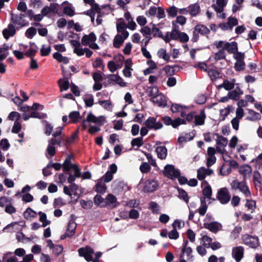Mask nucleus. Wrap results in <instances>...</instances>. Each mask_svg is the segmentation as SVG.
I'll list each match as a JSON object with an SVG mask.
<instances>
[{"instance_id":"obj_1","label":"nucleus","mask_w":262,"mask_h":262,"mask_svg":"<svg viewBox=\"0 0 262 262\" xmlns=\"http://www.w3.org/2000/svg\"><path fill=\"white\" fill-rule=\"evenodd\" d=\"M230 185L232 190H238L245 197L251 196V193L246 184V180H243L242 181H238L235 180L232 181Z\"/></svg>"},{"instance_id":"obj_2","label":"nucleus","mask_w":262,"mask_h":262,"mask_svg":"<svg viewBox=\"0 0 262 262\" xmlns=\"http://www.w3.org/2000/svg\"><path fill=\"white\" fill-rule=\"evenodd\" d=\"M213 45L216 49L223 48L224 51H227L229 53L235 54L237 51V44L235 41L228 42L225 41H216Z\"/></svg>"},{"instance_id":"obj_3","label":"nucleus","mask_w":262,"mask_h":262,"mask_svg":"<svg viewBox=\"0 0 262 262\" xmlns=\"http://www.w3.org/2000/svg\"><path fill=\"white\" fill-rule=\"evenodd\" d=\"M71 156L69 155L65 159L62 164L63 170L65 172H68L71 169H73L74 175L76 176L77 178H79L81 176L80 169L76 164L71 163Z\"/></svg>"},{"instance_id":"obj_4","label":"nucleus","mask_w":262,"mask_h":262,"mask_svg":"<svg viewBox=\"0 0 262 262\" xmlns=\"http://www.w3.org/2000/svg\"><path fill=\"white\" fill-rule=\"evenodd\" d=\"M94 250L88 246L83 248H80L78 250L79 256L84 257L87 261H92L93 262H99V259H92V254H94Z\"/></svg>"},{"instance_id":"obj_5","label":"nucleus","mask_w":262,"mask_h":262,"mask_svg":"<svg viewBox=\"0 0 262 262\" xmlns=\"http://www.w3.org/2000/svg\"><path fill=\"white\" fill-rule=\"evenodd\" d=\"M19 49L23 52L24 55L31 57L35 55L38 48L34 43L32 42L30 43L29 45L20 44Z\"/></svg>"},{"instance_id":"obj_6","label":"nucleus","mask_w":262,"mask_h":262,"mask_svg":"<svg viewBox=\"0 0 262 262\" xmlns=\"http://www.w3.org/2000/svg\"><path fill=\"white\" fill-rule=\"evenodd\" d=\"M216 137L215 139L216 142V150L218 152L223 154L225 151V147L227 145L228 140L226 138L219 136L217 134L214 133L212 137Z\"/></svg>"},{"instance_id":"obj_7","label":"nucleus","mask_w":262,"mask_h":262,"mask_svg":"<svg viewBox=\"0 0 262 262\" xmlns=\"http://www.w3.org/2000/svg\"><path fill=\"white\" fill-rule=\"evenodd\" d=\"M163 172L166 177L171 179L177 178L180 175L179 170L171 164L165 165Z\"/></svg>"},{"instance_id":"obj_8","label":"nucleus","mask_w":262,"mask_h":262,"mask_svg":"<svg viewBox=\"0 0 262 262\" xmlns=\"http://www.w3.org/2000/svg\"><path fill=\"white\" fill-rule=\"evenodd\" d=\"M244 243L252 248H256L258 245V238L257 236H251L249 234H245L242 236Z\"/></svg>"},{"instance_id":"obj_9","label":"nucleus","mask_w":262,"mask_h":262,"mask_svg":"<svg viewBox=\"0 0 262 262\" xmlns=\"http://www.w3.org/2000/svg\"><path fill=\"white\" fill-rule=\"evenodd\" d=\"M209 32V29L205 25H197L193 31V37L192 39L193 41H196L199 37V33L202 35H206L208 34Z\"/></svg>"},{"instance_id":"obj_10","label":"nucleus","mask_w":262,"mask_h":262,"mask_svg":"<svg viewBox=\"0 0 262 262\" xmlns=\"http://www.w3.org/2000/svg\"><path fill=\"white\" fill-rule=\"evenodd\" d=\"M217 198L221 204H225L229 202L230 195L227 189L224 187L219 190Z\"/></svg>"},{"instance_id":"obj_11","label":"nucleus","mask_w":262,"mask_h":262,"mask_svg":"<svg viewBox=\"0 0 262 262\" xmlns=\"http://www.w3.org/2000/svg\"><path fill=\"white\" fill-rule=\"evenodd\" d=\"M86 119L88 122L97 124L99 126L103 125L106 122L105 117L104 116H100L97 117L92 113H89L88 114Z\"/></svg>"},{"instance_id":"obj_12","label":"nucleus","mask_w":262,"mask_h":262,"mask_svg":"<svg viewBox=\"0 0 262 262\" xmlns=\"http://www.w3.org/2000/svg\"><path fill=\"white\" fill-rule=\"evenodd\" d=\"M180 32L174 27L171 32H167L165 35H160L166 42H169L171 40L179 39Z\"/></svg>"},{"instance_id":"obj_13","label":"nucleus","mask_w":262,"mask_h":262,"mask_svg":"<svg viewBox=\"0 0 262 262\" xmlns=\"http://www.w3.org/2000/svg\"><path fill=\"white\" fill-rule=\"evenodd\" d=\"M144 124L148 128L155 130L160 129L163 126V124L159 121L157 122L154 117H149Z\"/></svg>"},{"instance_id":"obj_14","label":"nucleus","mask_w":262,"mask_h":262,"mask_svg":"<svg viewBox=\"0 0 262 262\" xmlns=\"http://www.w3.org/2000/svg\"><path fill=\"white\" fill-rule=\"evenodd\" d=\"M128 32H124L123 34H117L114 37L113 40L114 47L116 48H120L123 43L124 40L128 37Z\"/></svg>"},{"instance_id":"obj_15","label":"nucleus","mask_w":262,"mask_h":262,"mask_svg":"<svg viewBox=\"0 0 262 262\" xmlns=\"http://www.w3.org/2000/svg\"><path fill=\"white\" fill-rule=\"evenodd\" d=\"M204 227L211 232L216 233L221 230L222 228V225L217 222H211L210 223H204Z\"/></svg>"},{"instance_id":"obj_16","label":"nucleus","mask_w":262,"mask_h":262,"mask_svg":"<svg viewBox=\"0 0 262 262\" xmlns=\"http://www.w3.org/2000/svg\"><path fill=\"white\" fill-rule=\"evenodd\" d=\"M108 80L110 83L113 84H117L121 87L126 86V83L125 82L123 79L117 74H111L108 77Z\"/></svg>"},{"instance_id":"obj_17","label":"nucleus","mask_w":262,"mask_h":262,"mask_svg":"<svg viewBox=\"0 0 262 262\" xmlns=\"http://www.w3.org/2000/svg\"><path fill=\"white\" fill-rule=\"evenodd\" d=\"M151 101L158 106L164 107L167 105V102L165 97L159 93L156 96L151 98Z\"/></svg>"},{"instance_id":"obj_18","label":"nucleus","mask_w":262,"mask_h":262,"mask_svg":"<svg viewBox=\"0 0 262 262\" xmlns=\"http://www.w3.org/2000/svg\"><path fill=\"white\" fill-rule=\"evenodd\" d=\"M188 241H184V245L182 249V252L180 255V257H184L186 256L187 260L190 261L193 260L192 256L191 255L192 249L190 247H187Z\"/></svg>"},{"instance_id":"obj_19","label":"nucleus","mask_w":262,"mask_h":262,"mask_svg":"<svg viewBox=\"0 0 262 262\" xmlns=\"http://www.w3.org/2000/svg\"><path fill=\"white\" fill-rule=\"evenodd\" d=\"M244 248L241 246L235 247L232 248V255L236 262H239L244 255Z\"/></svg>"},{"instance_id":"obj_20","label":"nucleus","mask_w":262,"mask_h":262,"mask_svg":"<svg viewBox=\"0 0 262 262\" xmlns=\"http://www.w3.org/2000/svg\"><path fill=\"white\" fill-rule=\"evenodd\" d=\"M212 169L206 168L204 167H201L197 171V178L199 180H203L206 176H210L213 173Z\"/></svg>"},{"instance_id":"obj_21","label":"nucleus","mask_w":262,"mask_h":262,"mask_svg":"<svg viewBox=\"0 0 262 262\" xmlns=\"http://www.w3.org/2000/svg\"><path fill=\"white\" fill-rule=\"evenodd\" d=\"M239 172L243 176V180H246L250 178L252 173V168L248 165H244L239 168Z\"/></svg>"},{"instance_id":"obj_22","label":"nucleus","mask_w":262,"mask_h":262,"mask_svg":"<svg viewBox=\"0 0 262 262\" xmlns=\"http://www.w3.org/2000/svg\"><path fill=\"white\" fill-rule=\"evenodd\" d=\"M253 180L256 190H262V176L257 171H255L253 174Z\"/></svg>"},{"instance_id":"obj_23","label":"nucleus","mask_w":262,"mask_h":262,"mask_svg":"<svg viewBox=\"0 0 262 262\" xmlns=\"http://www.w3.org/2000/svg\"><path fill=\"white\" fill-rule=\"evenodd\" d=\"M158 186L157 181L148 180L145 183L144 190L145 192H151L156 190Z\"/></svg>"},{"instance_id":"obj_24","label":"nucleus","mask_w":262,"mask_h":262,"mask_svg":"<svg viewBox=\"0 0 262 262\" xmlns=\"http://www.w3.org/2000/svg\"><path fill=\"white\" fill-rule=\"evenodd\" d=\"M96 40V36L93 32H91L89 35H84L81 38V43L83 46H89L92 42H95Z\"/></svg>"},{"instance_id":"obj_25","label":"nucleus","mask_w":262,"mask_h":262,"mask_svg":"<svg viewBox=\"0 0 262 262\" xmlns=\"http://www.w3.org/2000/svg\"><path fill=\"white\" fill-rule=\"evenodd\" d=\"M105 206L108 205L112 208H115L118 205L119 203L117 202V198L114 195L108 194L105 199Z\"/></svg>"},{"instance_id":"obj_26","label":"nucleus","mask_w":262,"mask_h":262,"mask_svg":"<svg viewBox=\"0 0 262 262\" xmlns=\"http://www.w3.org/2000/svg\"><path fill=\"white\" fill-rule=\"evenodd\" d=\"M77 224L73 220L69 221L66 234L68 237L72 236L75 233Z\"/></svg>"},{"instance_id":"obj_27","label":"nucleus","mask_w":262,"mask_h":262,"mask_svg":"<svg viewBox=\"0 0 262 262\" xmlns=\"http://www.w3.org/2000/svg\"><path fill=\"white\" fill-rule=\"evenodd\" d=\"M227 0H216V4H213L212 7L216 12L224 11V7L227 5Z\"/></svg>"},{"instance_id":"obj_28","label":"nucleus","mask_w":262,"mask_h":262,"mask_svg":"<svg viewBox=\"0 0 262 262\" xmlns=\"http://www.w3.org/2000/svg\"><path fill=\"white\" fill-rule=\"evenodd\" d=\"M110 7L107 5L102 6L101 8L100 7V10H94L97 13V16L96 18V23L97 25H100L102 23V17L106 14L105 12L103 11L104 9H109Z\"/></svg>"},{"instance_id":"obj_29","label":"nucleus","mask_w":262,"mask_h":262,"mask_svg":"<svg viewBox=\"0 0 262 262\" xmlns=\"http://www.w3.org/2000/svg\"><path fill=\"white\" fill-rule=\"evenodd\" d=\"M15 29L12 24H10L7 29L3 31V34L6 39H8L10 36H13L15 33Z\"/></svg>"},{"instance_id":"obj_30","label":"nucleus","mask_w":262,"mask_h":262,"mask_svg":"<svg viewBox=\"0 0 262 262\" xmlns=\"http://www.w3.org/2000/svg\"><path fill=\"white\" fill-rule=\"evenodd\" d=\"M261 115L259 113H257L253 110H248V115L246 117V119L252 121H256L260 120Z\"/></svg>"},{"instance_id":"obj_31","label":"nucleus","mask_w":262,"mask_h":262,"mask_svg":"<svg viewBox=\"0 0 262 262\" xmlns=\"http://www.w3.org/2000/svg\"><path fill=\"white\" fill-rule=\"evenodd\" d=\"M189 14L191 16H195L197 15L200 11V7L197 3L191 4L188 7Z\"/></svg>"},{"instance_id":"obj_32","label":"nucleus","mask_w":262,"mask_h":262,"mask_svg":"<svg viewBox=\"0 0 262 262\" xmlns=\"http://www.w3.org/2000/svg\"><path fill=\"white\" fill-rule=\"evenodd\" d=\"M243 94V91L239 88H236L234 90L228 93V96L230 99L236 100Z\"/></svg>"},{"instance_id":"obj_33","label":"nucleus","mask_w":262,"mask_h":262,"mask_svg":"<svg viewBox=\"0 0 262 262\" xmlns=\"http://www.w3.org/2000/svg\"><path fill=\"white\" fill-rule=\"evenodd\" d=\"M201 201V206L197 209L198 212L201 216H204L207 210L208 207L206 203V199L205 198L202 197L200 199Z\"/></svg>"},{"instance_id":"obj_34","label":"nucleus","mask_w":262,"mask_h":262,"mask_svg":"<svg viewBox=\"0 0 262 262\" xmlns=\"http://www.w3.org/2000/svg\"><path fill=\"white\" fill-rule=\"evenodd\" d=\"M11 21L14 25L18 27L23 26L25 21L21 16L13 14H11Z\"/></svg>"},{"instance_id":"obj_35","label":"nucleus","mask_w":262,"mask_h":262,"mask_svg":"<svg viewBox=\"0 0 262 262\" xmlns=\"http://www.w3.org/2000/svg\"><path fill=\"white\" fill-rule=\"evenodd\" d=\"M158 157L161 159L166 158L167 154V150L165 146H158L156 149Z\"/></svg>"},{"instance_id":"obj_36","label":"nucleus","mask_w":262,"mask_h":262,"mask_svg":"<svg viewBox=\"0 0 262 262\" xmlns=\"http://www.w3.org/2000/svg\"><path fill=\"white\" fill-rule=\"evenodd\" d=\"M53 58L55 59L57 61L63 64H67L69 62V59L66 57L62 56L59 52H55L53 55Z\"/></svg>"},{"instance_id":"obj_37","label":"nucleus","mask_w":262,"mask_h":262,"mask_svg":"<svg viewBox=\"0 0 262 262\" xmlns=\"http://www.w3.org/2000/svg\"><path fill=\"white\" fill-rule=\"evenodd\" d=\"M37 215V212L30 208H28L24 213L25 218L27 220H32L35 218Z\"/></svg>"},{"instance_id":"obj_38","label":"nucleus","mask_w":262,"mask_h":262,"mask_svg":"<svg viewBox=\"0 0 262 262\" xmlns=\"http://www.w3.org/2000/svg\"><path fill=\"white\" fill-rule=\"evenodd\" d=\"M146 93L151 98L159 93V89L157 86H149L146 90Z\"/></svg>"},{"instance_id":"obj_39","label":"nucleus","mask_w":262,"mask_h":262,"mask_svg":"<svg viewBox=\"0 0 262 262\" xmlns=\"http://www.w3.org/2000/svg\"><path fill=\"white\" fill-rule=\"evenodd\" d=\"M205 115L203 111H202L198 115L194 117L195 125H202L204 124Z\"/></svg>"},{"instance_id":"obj_40","label":"nucleus","mask_w":262,"mask_h":262,"mask_svg":"<svg viewBox=\"0 0 262 262\" xmlns=\"http://www.w3.org/2000/svg\"><path fill=\"white\" fill-rule=\"evenodd\" d=\"M38 214L39 216V221L42 223V227H45L50 224L51 221L47 220V215L45 213L39 211Z\"/></svg>"},{"instance_id":"obj_41","label":"nucleus","mask_w":262,"mask_h":262,"mask_svg":"<svg viewBox=\"0 0 262 262\" xmlns=\"http://www.w3.org/2000/svg\"><path fill=\"white\" fill-rule=\"evenodd\" d=\"M69 118L73 123L79 122L81 118L79 112L78 111L71 112L69 115Z\"/></svg>"},{"instance_id":"obj_42","label":"nucleus","mask_w":262,"mask_h":262,"mask_svg":"<svg viewBox=\"0 0 262 262\" xmlns=\"http://www.w3.org/2000/svg\"><path fill=\"white\" fill-rule=\"evenodd\" d=\"M188 108V106L180 105L177 103H173L171 106V111L174 113L179 112L182 110H186Z\"/></svg>"},{"instance_id":"obj_43","label":"nucleus","mask_w":262,"mask_h":262,"mask_svg":"<svg viewBox=\"0 0 262 262\" xmlns=\"http://www.w3.org/2000/svg\"><path fill=\"white\" fill-rule=\"evenodd\" d=\"M83 100L85 105L88 107H91L94 104V97L92 94L85 95Z\"/></svg>"},{"instance_id":"obj_44","label":"nucleus","mask_w":262,"mask_h":262,"mask_svg":"<svg viewBox=\"0 0 262 262\" xmlns=\"http://www.w3.org/2000/svg\"><path fill=\"white\" fill-rule=\"evenodd\" d=\"M98 103L105 110L110 111L112 110L113 104L110 100H99Z\"/></svg>"},{"instance_id":"obj_45","label":"nucleus","mask_w":262,"mask_h":262,"mask_svg":"<svg viewBox=\"0 0 262 262\" xmlns=\"http://www.w3.org/2000/svg\"><path fill=\"white\" fill-rule=\"evenodd\" d=\"M219 51L215 53L213 58L215 61L224 59L226 57V53L223 48L219 49Z\"/></svg>"},{"instance_id":"obj_46","label":"nucleus","mask_w":262,"mask_h":262,"mask_svg":"<svg viewBox=\"0 0 262 262\" xmlns=\"http://www.w3.org/2000/svg\"><path fill=\"white\" fill-rule=\"evenodd\" d=\"M235 82V80L234 79H232L230 81L225 80L223 82L224 88L227 91L232 90L234 86Z\"/></svg>"},{"instance_id":"obj_47","label":"nucleus","mask_w":262,"mask_h":262,"mask_svg":"<svg viewBox=\"0 0 262 262\" xmlns=\"http://www.w3.org/2000/svg\"><path fill=\"white\" fill-rule=\"evenodd\" d=\"M157 55L159 58H161L166 61H168L170 59L169 55L167 53L166 50L163 48L159 50Z\"/></svg>"},{"instance_id":"obj_48","label":"nucleus","mask_w":262,"mask_h":262,"mask_svg":"<svg viewBox=\"0 0 262 262\" xmlns=\"http://www.w3.org/2000/svg\"><path fill=\"white\" fill-rule=\"evenodd\" d=\"M106 189V185L101 181H99L96 185L95 191L100 193H104Z\"/></svg>"},{"instance_id":"obj_49","label":"nucleus","mask_w":262,"mask_h":262,"mask_svg":"<svg viewBox=\"0 0 262 262\" xmlns=\"http://www.w3.org/2000/svg\"><path fill=\"white\" fill-rule=\"evenodd\" d=\"M94 203L95 205L100 206L101 207H105V200L100 195H96L94 198Z\"/></svg>"},{"instance_id":"obj_50","label":"nucleus","mask_w":262,"mask_h":262,"mask_svg":"<svg viewBox=\"0 0 262 262\" xmlns=\"http://www.w3.org/2000/svg\"><path fill=\"white\" fill-rule=\"evenodd\" d=\"M58 84L61 91H66L69 88V81L67 80L59 79Z\"/></svg>"},{"instance_id":"obj_51","label":"nucleus","mask_w":262,"mask_h":262,"mask_svg":"<svg viewBox=\"0 0 262 262\" xmlns=\"http://www.w3.org/2000/svg\"><path fill=\"white\" fill-rule=\"evenodd\" d=\"M245 206L251 212H253L256 208V202L253 200L247 199Z\"/></svg>"},{"instance_id":"obj_52","label":"nucleus","mask_w":262,"mask_h":262,"mask_svg":"<svg viewBox=\"0 0 262 262\" xmlns=\"http://www.w3.org/2000/svg\"><path fill=\"white\" fill-rule=\"evenodd\" d=\"M166 11L169 17L173 18L176 16L178 12V10L177 7L172 6L167 9Z\"/></svg>"},{"instance_id":"obj_53","label":"nucleus","mask_w":262,"mask_h":262,"mask_svg":"<svg viewBox=\"0 0 262 262\" xmlns=\"http://www.w3.org/2000/svg\"><path fill=\"white\" fill-rule=\"evenodd\" d=\"M242 231V228L239 226H236L234 228V229L232 230V231L231 233L230 237L233 239H235L237 238L240 232Z\"/></svg>"},{"instance_id":"obj_54","label":"nucleus","mask_w":262,"mask_h":262,"mask_svg":"<svg viewBox=\"0 0 262 262\" xmlns=\"http://www.w3.org/2000/svg\"><path fill=\"white\" fill-rule=\"evenodd\" d=\"M143 144V138L142 137L133 139L131 141V145L132 146H137L139 147L141 146Z\"/></svg>"},{"instance_id":"obj_55","label":"nucleus","mask_w":262,"mask_h":262,"mask_svg":"<svg viewBox=\"0 0 262 262\" xmlns=\"http://www.w3.org/2000/svg\"><path fill=\"white\" fill-rule=\"evenodd\" d=\"M36 34V29L34 27H30L26 32V36L30 39L33 38Z\"/></svg>"},{"instance_id":"obj_56","label":"nucleus","mask_w":262,"mask_h":262,"mask_svg":"<svg viewBox=\"0 0 262 262\" xmlns=\"http://www.w3.org/2000/svg\"><path fill=\"white\" fill-rule=\"evenodd\" d=\"M63 12L70 16H73L75 13L74 10L71 5L64 7Z\"/></svg>"},{"instance_id":"obj_57","label":"nucleus","mask_w":262,"mask_h":262,"mask_svg":"<svg viewBox=\"0 0 262 262\" xmlns=\"http://www.w3.org/2000/svg\"><path fill=\"white\" fill-rule=\"evenodd\" d=\"M9 47L6 46L0 49V60L5 59L8 54Z\"/></svg>"},{"instance_id":"obj_58","label":"nucleus","mask_w":262,"mask_h":262,"mask_svg":"<svg viewBox=\"0 0 262 262\" xmlns=\"http://www.w3.org/2000/svg\"><path fill=\"white\" fill-rule=\"evenodd\" d=\"M208 75L212 81L216 80L220 77L219 72L214 69L210 70L208 71Z\"/></svg>"},{"instance_id":"obj_59","label":"nucleus","mask_w":262,"mask_h":262,"mask_svg":"<svg viewBox=\"0 0 262 262\" xmlns=\"http://www.w3.org/2000/svg\"><path fill=\"white\" fill-rule=\"evenodd\" d=\"M203 195L208 199H210L212 195V189L211 186L209 185H207L203 190Z\"/></svg>"},{"instance_id":"obj_60","label":"nucleus","mask_w":262,"mask_h":262,"mask_svg":"<svg viewBox=\"0 0 262 262\" xmlns=\"http://www.w3.org/2000/svg\"><path fill=\"white\" fill-rule=\"evenodd\" d=\"M150 168L149 164L147 162H143L140 166V170L143 173L148 172L150 171Z\"/></svg>"},{"instance_id":"obj_61","label":"nucleus","mask_w":262,"mask_h":262,"mask_svg":"<svg viewBox=\"0 0 262 262\" xmlns=\"http://www.w3.org/2000/svg\"><path fill=\"white\" fill-rule=\"evenodd\" d=\"M81 207L84 209H90L93 205V202L92 201H85L84 200H81L80 201Z\"/></svg>"},{"instance_id":"obj_62","label":"nucleus","mask_w":262,"mask_h":262,"mask_svg":"<svg viewBox=\"0 0 262 262\" xmlns=\"http://www.w3.org/2000/svg\"><path fill=\"white\" fill-rule=\"evenodd\" d=\"M185 123L186 121L185 120L181 119L180 118H177L174 120H172L171 126L174 128H176L178 126L181 124H185Z\"/></svg>"},{"instance_id":"obj_63","label":"nucleus","mask_w":262,"mask_h":262,"mask_svg":"<svg viewBox=\"0 0 262 262\" xmlns=\"http://www.w3.org/2000/svg\"><path fill=\"white\" fill-rule=\"evenodd\" d=\"M179 197L181 199H183L186 203L188 202L189 198L187 192L183 189H178Z\"/></svg>"},{"instance_id":"obj_64","label":"nucleus","mask_w":262,"mask_h":262,"mask_svg":"<svg viewBox=\"0 0 262 262\" xmlns=\"http://www.w3.org/2000/svg\"><path fill=\"white\" fill-rule=\"evenodd\" d=\"M11 199L7 196H2L0 198V206L4 207L6 205L11 204Z\"/></svg>"}]
</instances>
